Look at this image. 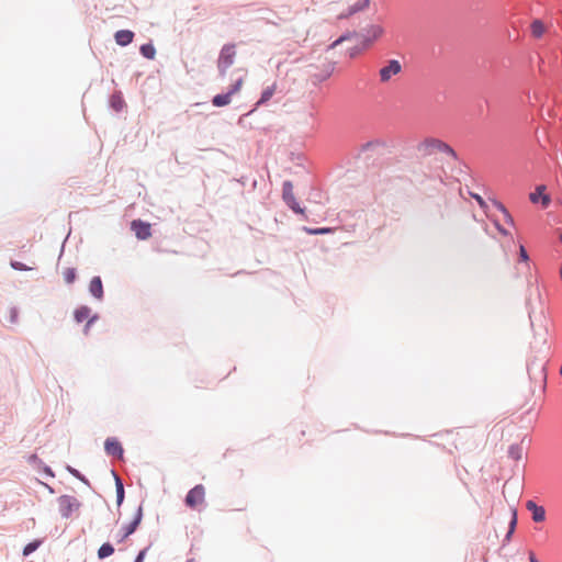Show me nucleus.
<instances>
[{
    "label": "nucleus",
    "instance_id": "1",
    "mask_svg": "<svg viewBox=\"0 0 562 562\" xmlns=\"http://www.w3.org/2000/svg\"><path fill=\"white\" fill-rule=\"evenodd\" d=\"M416 149L423 156L432 155L435 153H445L448 156L456 158L454 150L447 143L438 138H425L417 144Z\"/></svg>",
    "mask_w": 562,
    "mask_h": 562
},
{
    "label": "nucleus",
    "instance_id": "2",
    "mask_svg": "<svg viewBox=\"0 0 562 562\" xmlns=\"http://www.w3.org/2000/svg\"><path fill=\"white\" fill-rule=\"evenodd\" d=\"M238 71H243L244 75H240L234 80L229 90L226 93L216 94L213 98L212 103L214 106L221 108L228 105L232 102L233 97L241 90L247 71L244 69H238Z\"/></svg>",
    "mask_w": 562,
    "mask_h": 562
},
{
    "label": "nucleus",
    "instance_id": "3",
    "mask_svg": "<svg viewBox=\"0 0 562 562\" xmlns=\"http://www.w3.org/2000/svg\"><path fill=\"white\" fill-rule=\"evenodd\" d=\"M236 55L237 52L234 44H226L223 46L217 59V69L221 77H225L228 74L229 68L235 63Z\"/></svg>",
    "mask_w": 562,
    "mask_h": 562
},
{
    "label": "nucleus",
    "instance_id": "4",
    "mask_svg": "<svg viewBox=\"0 0 562 562\" xmlns=\"http://www.w3.org/2000/svg\"><path fill=\"white\" fill-rule=\"evenodd\" d=\"M205 496L204 485L198 484L188 492L184 503L191 509H200L205 503Z\"/></svg>",
    "mask_w": 562,
    "mask_h": 562
},
{
    "label": "nucleus",
    "instance_id": "5",
    "mask_svg": "<svg viewBox=\"0 0 562 562\" xmlns=\"http://www.w3.org/2000/svg\"><path fill=\"white\" fill-rule=\"evenodd\" d=\"M59 512L64 518H69L71 514L78 509V501L68 495L60 496L58 498Z\"/></svg>",
    "mask_w": 562,
    "mask_h": 562
},
{
    "label": "nucleus",
    "instance_id": "6",
    "mask_svg": "<svg viewBox=\"0 0 562 562\" xmlns=\"http://www.w3.org/2000/svg\"><path fill=\"white\" fill-rule=\"evenodd\" d=\"M401 70L402 66L398 60H389L387 64L379 71L380 81L383 83L390 81L392 77L398 75Z\"/></svg>",
    "mask_w": 562,
    "mask_h": 562
},
{
    "label": "nucleus",
    "instance_id": "7",
    "mask_svg": "<svg viewBox=\"0 0 562 562\" xmlns=\"http://www.w3.org/2000/svg\"><path fill=\"white\" fill-rule=\"evenodd\" d=\"M143 518V510L142 507H137L133 517V520L122 528L120 533V541H124L130 535H132L138 525L140 524Z\"/></svg>",
    "mask_w": 562,
    "mask_h": 562
},
{
    "label": "nucleus",
    "instance_id": "8",
    "mask_svg": "<svg viewBox=\"0 0 562 562\" xmlns=\"http://www.w3.org/2000/svg\"><path fill=\"white\" fill-rule=\"evenodd\" d=\"M131 227L138 239L145 240L151 236L150 224L145 223L140 220L133 221Z\"/></svg>",
    "mask_w": 562,
    "mask_h": 562
},
{
    "label": "nucleus",
    "instance_id": "9",
    "mask_svg": "<svg viewBox=\"0 0 562 562\" xmlns=\"http://www.w3.org/2000/svg\"><path fill=\"white\" fill-rule=\"evenodd\" d=\"M283 199L286 202V204L299 214H303V209L300 207V205L296 203L295 198L292 192V184L290 182H285L283 184Z\"/></svg>",
    "mask_w": 562,
    "mask_h": 562
},
{
    "label": "nucleus",
    "instance_id": "10",
    "mask_svg": "<svg viewBox=\"0 0 562 562\" xmlns=\"http://www.w3.org/2000/svg\"><path fill=\"white\" fill-rule=\"evenodd\" d=\"M529 199L532 203H541L542 207L550 204V196L546 193V187L539 186L530 193Z\"/></svg>",
    "mask_w": 562,
    "mask_h": 562
},
{
    "label": "nucleus",
    "instance_id": "11",
    "mask_svg": "<svg viewBox=\"0 0 562 562\" xmlns=\"http://www.w3.org/2000/svg\"><path fill=\"white\" fill-rule=\"evenodd\" d=\"M104 449L110 456H116L119 458H122L123 456V448L120 441L115 438H108L104 443Z\"/></svg>",
    "mask_w": 562,
    "mask_h": 562
},
{
    "label": "nucleus",
    "instance_id": "12",
    "mask_svg": "<svg viewBox=\"0 0 562 562\" xmlns=\"http://www.w3.org/2000/svg\"><path fill=\"white\" fill-rule=\"evenodd\" d=\"M526 507L531 512L532 519L536 522H542L546 519V510L542 506H538L533 501H528Z\"/></svg>",
    "mask_w": 562,
    "mask_h": 562
},
{
    "label": "nucleus",
    "instance_id": "13",
    "mask_svg": "<svg viewBox=\"0 0 562 562\" xmlns=\"http://www.w3.org/2000/svg\"><path fill=\"white\" fill-rule=\"evenodd\" d=\"M115 42L120 46H126L133 42L134 33L130 30H120L114 35Z\"/></svg>",
    "mask_w": 562,
    "mask_h": 562
},
{
    "label": "nucleus",
    "instance_id": "14",
    "mask_svg": "<svg viewBox=\"0 0 562 562\" xmlns=\"http://www.w3.org/2000/svg\"><path fill=\"white\" fill-rule=\"evenodd\" d=\"M90 293L98 300L103 297V285L100 277H93L89 284Z\"/></svg>",
    "mask_w": 562,
    "mask_h": 562
},
{
    "label": "nucleus",
    "instance_id": "15",
    "mask_svg": "<svg viewBox=\"0 0 562 562\" xmlns=\"http://www.w3.org/2000/svg\"><path fill=\"white\" fill-rule=\"evenodd\" d=\"M546 32V27L540 20H535L531 23V34L536 38H540Z\"/></svg>",
    "mask_w": 562,
    "mask_h": 562
},
{
    "label": "nucleus",
    "instance_id": "16",
    "mask_svg": "<svg viewBox=\"0 0 562 562\" xmlns=\"http://www.w3.org/2000/svg\"><path fill=\"white\" fill-rule=\"evenodd\" d=\"M509 457L515 461H520L524 456V449L520 445H512L508 449Z\"/></svg>",
    "mask_w": 562,
    "mask_h": 562
},
{
    "label": "nucleus",
    "instance_id": "17",
    "mask_svg": "<svg viewBox=\"0 0 562 562\" xmlns=\"http://www.w3.org/2000/svg\"><path fill=\"white\" fill-rule=\"evenodd\" d=\"M90 308L87 306H81L75 311V319L77 323H82L83 321L90 317Z\"/></svg>",
    "mask_w": 562,
    "mask_h": 562
},
{
    "label": "nucleus",
    "instance_id": "18",
    "mask_svg": "<svg viewBox=\"0 0 562 562\" xmlns=\"http://www.w3.org/2000/svg\"><path fill=\"white\" fill-rule=\"evenodd\" d=\"M493 203L495 207L503 214L504 221L509 225H514V220L509 212L507 211V209L504 206V204L498 201H494Z\"/></svg>",
    "mask_w": 562,
    "mask_h": 562
},
{
    "label": "nucleus",
    "instance_id": "19",
    "mask_svg": "<svg viewBox=\"0 0 562 562\" xmlns=\"http://www.w3.org/2000/svg\"><path fill=\"white\" fill-rule=\"evenodd\" d=\"M274 92H276V85H272V86H270V87H267V88L262 91L261 97H260V99H259V101H258V103H257V104H258V105H259V104H263V103H266L267 101H269V100L272 98V95L274 94Z\"/></svg>",
    "mask_w": 562,
    "mask_h": 562
},
{
    "label": "nucleus",
    "instance_id": "20",
    "mask_svg": "<svg viewBox=\"0 0 562 562\" xmlns=\"http://www.w3.org/2000/svg\"><path fill=\"white\" fill-rule=\"evenodd\" d=\"M113 552H114V548H113V546L106 542V543H103V544L99 548V550H98V557H99V559H105V558H108V557L112 555V554H113Z\"/></svg>",
    "mask_w": 562,
    "mask_h": 562
},
{
    "label": "nucleus",
    "instance_id": "21",
    "mask_svg": "<svg viewBox=\"0 0 562 562\" xmlns=\"http://www.w3.org/2000/svg\"><path fill=\"white\" fill-rule=\"evenodd\" d=\"M140 53L144 57L153 59L156 55V49L151 44H144L140 46Z\"/></svg>",
    "mask_w": 562,
    "mask_h": 562
},
{
    "label": "nucleus",
    "instance_id": "22",
    "mask_svg": "<svg viewBox=\"0 0 562 562\" xmlns=\"http://www.w3.org/2000/svg\"><path fill=\"white\" fill-rule=\"evenodd\" d=\"M115 485H116V501L117 505H121L124 499V486L119 476H115Z\"/></svg>",
    "mask_w": 562,
    "mask_h": 562
},
{
    "label": "nucleus",
    "instance_id": "23",
    "mask_svg": "<svg viewBox=\"0 0 562 562\" xmlns=\"http://www.w3.org/2000/svg\"><path fill=\"white\" fill-rule=\"evenodd\" d=\"M510 514H512V517H510V522H509V530L506 535V540H509L512 535L514 533L515 531V528H516V525H517V512L515 508H512L510 509Z\"/></svg>",
    "mask_w": 562,
    "mask_h": 562
},
{
    "label": "nucleus",
    "instance_id": "24",
    "mask_svg": "<svg viewBox=\"0 0 562 562\" xmlns=\"http://www.w3.org/2000/svg\"><path fill=\"white\" fill-rule=\"evenodd\" d=\"M64 280L67 284H71L76 280V269L75 268H66L63 271Z\"/></svg>",
    "mask_w": 562,
    "mask_h": 562
},
{
    "label": "nucleus",
    "instance_id": "25",
    "mask_svg": "<svg viewBox=\"0 0 562 562\" xmlns=\"http://www.w3.org/2000/svg\"><path fill=\"white\" fill-rule=\"evenodd\" d=\"M41 546V541L40 540H35L33 542H30L27 543L24 549H23V554L24 555H29L31 554L32 552H34L38 547Z\"/></svg>",
    "mask_w": 562,
    "mask_h": 562
},
{
    "label": "nucleus",
    "instance_id": "26",
    "mask_svg": "<svg viewBox=\"0 0 562 562\" xmlns=\"http://www.w3.org/2000/svg\"><path fill=\"white\" fill-rule=\"evenodd\" d=\"M369 34L374 38H379L383 34V27L380 25H372L369 29Z\"/></svg>",
    "mask_w": 562,
    "mask_h": 562
},
{
    "label": "nucleus",
    "instance_id": "27",
    "mask_svg": "<svg viewBox=\"0 0 562 562\" xmlns=\"http://www.w3.org/2000/svg\"><path fill=\"white\" fill-rule=\"evenodd\" d=\"M112 106L116 110V111H121L122 108L124 106V101L122 100V98L120 95H114L112 97Z\"/></svg>",
    "mask_w": 562,
    "mask_h": 562
},
{
    "label": "nucleus",
    "instance_id": "28",
    "mask_svg": "<svg viewBox=\"0 0 562 562\" xmlns=\"http://www.w3.org/2000/svg\"><path fill=\"white\" fill-rule=\"evenodd\" d=\"M11 267L14 270H20V271H26V270H31L32 269L31 267H27V266H25L24 263H22L20 261H11Z\"/></svg>",
    "mask_w": 562,
    "mask_h": 562
},
{
    "label": "nucleus",
    "instance_id": "29",
    "mask_svg": "<svg viewBox=\"0 0 562 562\" xmlns=\"http://www.w3.org/2000/svg\"><path fill=\"white\" fill-rule=\"evenodd\" d=\"M471 196L476 200L479 205L485 211L487 207L486 202L483 200V198L480 194L471 193Z\"/></svg>",
    "mask_w": 562,
    "mask_h": 562
},
{
    "label": "nucleus",
    "instance_id": "30",
    "mask_svg": "<svg viewBox=\"0 0 562 562\" xmlns=\"http://www.w3.org/2000/svg\"><path fill=\"white\" fill-rule=\"evenodd\" d=\"M519 260L524 261L526 263L529 260V256L527 254V250H526V248L522 245L519 247Z\"/></svg>",
    "mask_w": 562,
    "mask_h": 562
},
{
    "label": "nucleus",
    "instance_id": "31",
    "mask_svg": "<svg viewBox=\"0 0 562 562\" xmlns=\"http://www.w3.org/2000/svg\"><path fill=\"white\" fill-rule=\"evenodd\" d=\"M18 310L12 307L9 310V322L14 324L18 321Z\"/></svg>",
    "mask_w": 562,
    "mask_h": 562
},
{
    "label": "nucleus",
    "instance_id": "32",
    "mask_svg": "<svg viewBox=\"0 0 562 562\" xmlns=\"http://www.w3.org/2000/svg\"><path fill=\"white\" fill-rule=\"evenodd\" d=\"M310 234L318 235V234H325L328 233V228H317V229H307Z\"/></svg>",
    "mask_w": 562,
    "mask_h": 562
},
{
    "label": "nucleus",
    "instance_id": "33",
    "mask_svg": "<svg viewBox=\"0 0 562 562\" xmlns=\"http://www.w3.org/2000/svg\"><path fill=\"white\" fill-rule=\"evenodd\" d=\"M146 551H147V549L142 550L138 553V555L136 557L135 562H143V560L145 559V555H146Z\"/></svg>",
    "mask_w": 562,
    "mask_h": 562
},
{
    "label": "nucleus",
    "instance_id": "34",
    "mask_svg": "<svg viewBox=\"0 0 562 562\" xmlns=\"http://www.w3.org/2000/svg\"><path fill=\"white\" fill-rule=\"evenodd\" d=\"M529 562H540L533 551H529L528 553Z\"/></svg>",
    "mask_w": 562,
    "mask_h": 562
},
{
    "label": "nucleus",
    "instance_id": "35",
    "mask_svg": "<svg viewBox=\"0 0 562 562\" xmlns=\"http://www.w3.org/2000/svg\"><path fill=\"white\" fill-rule=\"evenodd\" d=\"M495 226H496L497 231H498L501 234H503V235H508V232H507L506 229H504V228L498 224V222H497V221H495Z\"/></svg>",
    "mask_w": 562,
    "mask_h": 562
},
{
    "label": "nucleus",
    "instance_id": "36",
    "mask_svg": "<svg viewBox=\"0 0 562 562\" xmlns=\"http://www.w3.org/2000/svg\"><path fill=\"white\" fill-rule=\"evenodd\" d=\"M92 321H93L92 318L88 321L86 328H85L86 333L88 331V328H89L90 324L92 323Z\"/></svg>",
    "mask_w": 562,
    "mask_h": 562
},
{
    "label": "nucleus",
    "instance_id": "37",
    "mask_svg": "<svg viewBox=\"0 0 562 562\" xmlns=\"http://www.w3.org/2000/svg\"><path fill=\"white\" fill-rule=\"evenodd\" d=\"M187 562H196L194 559H190Z\"/></svg>",
    "mask_w": 562,
    "mask_h": 562
},
{
    "label": "nucleus",
    "instance_id": "38",
    "mask_svg": "<svg viewBox=\"0 0 562 562\" xmlns=\"http://www.w3.org/2000/svg\"><path fill=\"white\" fill-rule=\"evenodd\" d=\"M560 373H561V375H562V367L560 368Z\"/></svg>",
    "mask_w": 562,
    "mask_h": 562
}]
</instances>
